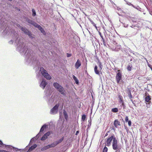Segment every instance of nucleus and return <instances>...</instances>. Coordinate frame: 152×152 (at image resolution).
<instances>
[{
    "instance_id": "1",
    "label": "nucleus",
    "mask_w": 152,
    "mask_h": 152,
    "mask_svg": "<svg viewBox=\"0 0 152 152\" xmlns=\"http://www.w3.org/2000/svg\"><path fill=\"white\" fill-rule=\"evenodd\" d=\"M7 23V21L3 17L2 13H0V32L3 31L2 33L4 34H9L10 33V35L12 38L15 39V42L17 45V50L21 55L25 56L28 62H31L33 60L34 64L36 63V66L37 67V68L34 67V68H36V70L38 69L39 67L38 61L37 60H34V58H33V51L28 49L27 46H26L24 42V40L22 37H19L15 31L8 27Z\"/></svg>"
},
{
    "instance_id": "2",
    "label": "nucleus",
    "mask_w": 152,
    "mask_h": 152,
    "mask_svg": "<svg viewBox=\"0 0 152 152\" xmlns=\"http://www.w3.org/2000/svg\"><path fill=\"white\" fill-rule=\"evenodd\" d=\"M53 86L61 94L65 96L66 95V91L64 88L61 85L57 83H54Z\"/></svg>"
},
{
    "instance_id": "3",
    "label": "nucleus",
    "mask_w": 152,
    "mask_h": 152,
    "mask_svg": "<svg viewBox=\"0 0 152 152\" xmlns=\"http://www.w3.org/2000/svg\"><path fill=\"white\" fill-rule=\"evenodd\" d=\"M61 101H59L58 103H57L51 109L50 111V113L52 115H55L57 113L58 111L59 107L61 105Z\"/></svg>"
},
{
    "instance_id": "4",
    "label": "nucleus",
    "mask_w": 152,
    "mask_h": 152,
    "mask_svg": "<svg viewBox=\"0 0 152 152\" xmlns=\"http://www.w3.org/2000/svg\"><path fill=\"white\" fill-rule=\"evenodd\" d=\"M0 147H2L3 148H5L7 147V149L8 150H10V149H11L12 148H13L14 149V151H19V149L17 148H14L11 145H7L5 144H4L2 141L0 140Z\"/></svg>"
},
{
    "instance_id": "5",
    "label": "nucleus",
    "mask_w": 152,
    "mask_h": 152,
    "mask_svg": "<svg viewBox=\"0 0 152 152\" xmlns=\"http://www.w3.org/2000/svg\"><path fill=\"white\" fill-rule=\"evenodd\" d=\"M114 138H116L113 134H112L111 136H109L108 138L105 140V142H106V145L107 146H109L111 144L112 141L113 140Z\"/></svg>"
},
{
    "instance_id": "6",
    "label": "nucleus",
    "mask_w": 152,
    "mask_h": 152,
    "mask_svg": "<svg viewBox=\"0 0 152 152\" xmlns=\"http://www.w3.org/2000/svg\"><path fill=\"white\" fill-rule=\"evenodd\" d=\"M112 147L114 150L121 149V147L118 145V141L116 138H114L112 142Z\"/></svg>"
},
{
    "instance_id": "7",
    "label": "nucleus",
    "mask_w": 152,
    "mask_h": 152,
    "mask_svg": "<svg viewBox=\"0 0 152 152\" xmlns=\"http://www.w3.org/2000/svg\"><path fill=\"white\" fill-rule=\"evenodd\" d=\"M21 30L26 34L28 35L29 37L32 38L33 37L31 32L25 27H21Z\"/></svg>"
},
{
    "instance_id": "8",
    "label": "nucleus",
    "mask_w": 152,
    "mask_h": 152,
    "mask_svg": "<svg viewBox=\"0 0 152 152\" xmlns=\"http://www.w3.org/2000/svg\"><path fill=\"white\" fill-rule=\"evenodd\" d=\"M39 71L42 75V76H50L47 71L43 67H42L40 68Z\"/></svg>"
},
{
    "instance_id": "9",
    "label": "nucleus",
    "mask_w": 152,
    "mask_h": 152,
    "mask_svg": "<svg viewBox=\"0 0 152 152\" xmlns=\"http://www.w3.org/2000/svg\"><path fill=\"white\" fill-rule=\"evenodd\" d=\"M47 126L46 124L43 125L41 128L39 133L34 138H35L36 139H37L40 136L41 132H43L44 129L46 128Z\"/></svg>"
},
{
    "instance_id": "10",
    "label": "nucleus",
    "mask_w": 152,
    "mask_h": 152,
    "mask_svg": "<svg viewBox=\"0 0 152 152\" xmlns=\"http://www.w3.org/2000/svg\"><path fill=\"white\" fill-rule=\"evenodd\" d=\"M47 126L46 124L43 125L41 128L39 133L34 138H35L36 139H37L40 136L41 132H43L44 129L46 128Z\"/></svg>"
},
{
    "instance_id": "11",
    "label": "nucleus",
    "mask_w": 152,
    "mask_h": 152,
    "mask_svg": "<svg viewBox=\"0 0 152 152\" xmlns=\"http://www.w3.org/2000/svg\"><path fill=\"white\" fill-rule=\"evenodd\" d=\"M48 102L50 104H51L55 101L54 96L51 95V94H48V96L46 95Z\"/></svg>"
},
{
    "instance_id": "12",
    "label": "nucleus",
    "mask_w": 152,
    "mask_h": 152,
    "mask_svg": "<svg viewBox=\"0 0 152 152\" xmlns=\"http://www.w3.org/2000/svg\"><path fill=\"white\" fill-rule=\"evenodd\" d=\"M47 84V82H46V80L45 78H42L40 86L43 89H44Z\"/></svg>"
},
{
    "instance_id": "13",
    "label": "nucleus",
    "mask_w": 152,
    "mask_h": 152,
    "mask_svg": "<svg viewBox=\"0 0 152 152\" xmlns=\"http://www.w3.org/2000/svg\"><path fill=\"white\" fill-rule=\"evenodd\" d=\"M50 134V133L49 132H47L42 137L41 140L42 141L48 138V137Z\"/></svg>"
},
{
    "instance_id": "14",
    "label": "nucleus",
    "mask_w": 152,
    "mask_h": 152,
    "mask_svg": "<svg viewBox=\"0 0 152 152\" xmlns=\"http://www.w3.org/2000/svg\"><path fill=\"white\" fill-rule=\"evenodd\" d=\"M116 80L117 82L118 83H121V82L124 83V81L122 80V77H116Z\"/></svg>"
},
{
    "instance_id": "15",
    "label": "nucleus",
    "mask_w": 152,
    "mask_h": 152,
    "mask_svg": "<svg viewBox=\"0 0 152 152\" xmlns=\"http://www.w3.org/2000/svg\"><path fill=\"white\" fill-rule=\"evenodd\" d=\"M26 21L29 24H31L34 26L36 24V23L33 20L29 19L27 18L26 19Z\"/></svg>"
},
{
    "instance_id": "16",
    "label": "nucleus",
    "mask_w": 152,
    "mask_h": 152,
    "mask_svg": "<svg viewBox=\"0 0 152 152\" xmlns=\"http://www.w3.org/2000/svg\"><path fill=\"white\" fill-rule=\"evenodd\" d=\"M121 46L120 45H118L116 46L115 48H112L113 50L115 51H118L121 48Z\"/></svg>"
},
{
    "instance_id": "17",
    "label": "nucleus",
    "mask_w": 152,
    "mask_h": 152,
    "mask_svg": "<svg viewBox=\"0 0 152 152\" xmlns=\"http://www.w3.org/2000/svg\"><path fill=\"white\" fill-rule=\"evenodd\" d=\"M81 65V63L80 62V61L79 59H78L75 65V68L77 69Z\"/></svg>"
},
{
    "instance_id": "18",
    "label": "nucleus",
    "mask_w": 152,
    "mask_h": 152,
    "mask_svg": "<svg viewBox=\"0 0 152 152\" xmlns=\"http://www.w3.org/2000/svg\"><path fill=\"white\" fill-rule=\"evenodd\" d=\"M114 124L116 128L118 127V126H120L121 125L120 122L117 120H115Z\"/></svg>"
},
{
    "instance_id": "19",
    "label": "nucleus",
    "mask_w": 152,
    "mask_h": 152,
    "mask_svg": "<svg viewBox=\"0 0 152 152\" xmlns=\"http://www.w3.org/2000/svg\"><path fill=\"white\" fill-rule=\"evenodd\" d=\"M37 147V145L36 144H34L33 145L31 146L28 149V152H30L32 151L34 149Z\"/></svg>"
},
{
    "instance_id": "20",
    "label": "nucleus",
    "mask_w": 152,
    "mask_h": 152,
    "mask_svg": "<svg viewBox=\"0 0 152 152\" xmlns=\"http://www.w3.org/2000/svg\"><path fill=\"white\" fill-rule=\"evenodd\" d=\"M151 97L149 95L146 96L145 98V102H149L151 101Z\"/></svg>"
},
{
    "instance_id": "21",
    "label": "nucleus",
    "mask_w": 152,
    "mask_h": 152,
    "mask_svg": "<svg viewBox=\"0 0 152 152\" xmlns=\"http://www.w3.org/2000/svg\"><path fill=\"white\" fill-rule=\"evenodd\" d=\"M63 115H64V118L66 121H67L68 119V115L67 114V113L66 111L64 110L63 111Z\"/></svg>"
},
{
    "instance_id": "22",
    "label": "nucleus",
    "mask_w": 152,
    "mask_h": 152,
    "mask_svg": "<svg viewBox=\"0 0 152 152\" xmlns=\"http://www.w3.org/2000/svg\"><path fill=\"white\" fill-rule=\"evenodd\" d=\"M58 144H57L56 142L55 141L52 143L51 144L49 145L50 146V148H53L56 146Z\"/></svg>"
},
{
    "instance_id": "23",
    "label": "nucleus",
    "mask_w": 152,
    "mask_h": 152,
    "mask_svg": "<svg viewBox=\"0 0 152 152\" xmlns=\"http://www.w3.org/2000/svg\"><path fill=\"white\" fill-rule=\"evenodd\" d=\"M50 148L49 145L44 147L41 149V151H44Z\"/></svg>"
},
{
    "instance_id": "24",
    "label": "nucleus",
    "mask_w": 152,
    "mask_h": 152,
    "mask_svg": "<svg viewBox=\"0 0 152 152\" xmlns=\"http://www.w3.org/2000/svg\"><path fill=\"white\" fill-rule=\"evenodd\" d=\"M64 139V137H63L61 138L59 140L57 141H56L57 144H58L62 142Z\"/></svg>"
},
{
    "instance_id": "25",
    "label": "nucleus",
    "mask_w": 152,
    "mask_h": 152,
    "mask_svg": "<svg viewBox=\"0 0 152 152\" xmlns=\"http://www.w3.org/2000/svg\"><path fill=\"white\" fill-rule=\"evenodd\" d=\"M97 66L96 65L94 67V70L96 74L99 75V71L97 70Z\"/></svg>"
},
{
    "instance_id": "26",
    "label": "nucleus",
    "mask_w": 152,
    "mask_h": 152,
    "mask_svg": "<svg viewBox=\"0 0 152 152\" xmlns=\"http://www.w3.org/2000/svg\"><path fill=\"white\" fill-rule=\"evenodd\" d=\"M128 91V95L129 98L130 99H132L133 98V96L131 94V91L129 89Z\"/></svg>"
},
{
    "instance_id": "27",
    "label": "nucleus",
    "mask_w": 152,
    "mask_h": 152,
    "mask_svg": "<svg viewBox=\"0 0 152 152\" xmlns=\"http://www.w3.org/2000/svg\"><path fill=\"white\" fill-rule=\"evenodd\" d=\"M73 79L75 82L76 83L77 85L79 84V81L76 77H72Z\"/></svg>"
},
{
    "instance_id": "28",
    "label": "nucleus",
    "mask_w": 152,
    "mask_h": 152,
    "mask_svg": "<svg viewBox=\"0 0 152 152\" xmlns=\"http://www.w3.org/2000/svg\"><path fill=\"white\" fill-rule=\"evenodd\" d=\"M118 108L116 107L112 108L111 110V111L114 113H117L118 112Z\"/></svg>"
},
{
    "instance_id": "29",
    "label": "nucleus",
    "mask_w": 152,
    "mask_h": 152,
    "mask_svg": "<svg viewBox=\"0 0 152 152\" xmlns=\"http://www.w3.org/2000/svg\"><path fill=\"white\" fill-rule=\"evenodd\" d=\"M131 27L132 28H133L132 26H131ZM137 29H135L134 28H132V29H131V31H133V32L134 31V35H135L137 34Z\"/></svg>"
},
{
    "instance_id": "30",
    "label": "nucleus",
    "mask_w": 152,
    "mask_h": 152,
    "mask_svg": "<svg viewBox=\"0 0 152 152\" xmlns=\"http://www.w3.org/2000/svg\"><path fill=\"white\" fill-rule=\"evenodd\" d=\"M119 99L120 102V104H121V103L124 102V100L123 99V97L122 96H119Z\"/></svg>"
},
{
    "instance_id": "31",
    "label": "nucleus",
    "mask_w": 152,
    "mask_h": 152,
    "mask_svg": "<svg viewBox=\"0 0 152 152\" xmlns=\"http://www.w3.org/2000/svg\"><path fill=\"white\" fill-rule=\"evenodd\" d=\"M35 27L37 28H38V29L40 30L42 28V27L40 26L39 25H38L37 23H36L35 26H34Z\"/></svg>"
},
{
    "instance_id": "32",
    "label": "nucleus",
    "mask_w": 152,
    "mask_h": 152,
    "mask_svg": "<svg viewBox=\"0 0 152 152\" xmlns=\"http://www.w3.org/2000/svg\"><path fill=\"white\" fill-rule=\"evenodd\" d=\"M86 118V115L85 114H83L82 116V120L83 121H84Z\"/></svg>"
},
{
    "instance_id": "33",
    "label": "nucleus",
    "mask_w": 152,
    "mask_h": 152,
    "mask_svg": "<svg viewBox=\"0 0 152 152\" xmlns=\"http://www.w3.org/2000/svg\"><path fill=\"white\" fill-rule=\"evenodd\" d=\"M32 15L34 17L36 15V12L35 10L34 9H32Z\"/></svg>"
},
{
    "instance_id": "34",
    "label": "nucleus",
    "mask_w": 152,
    "mask_h": 152,
    "mask_svg": "<svg viewBox=\"0 0 152 152\" xmlns=\"http://www.w3.org/2000/svg\"><path fill=\"white\" fill-rule=\"evenodd\" d=\"M132 67V66L131 65H128L127 67V69L129 71H131V68Z\"/></svg>"
},
{
    "instance_id": "35",
    "label": "nucleus",
    "mask_w": 152,
    "mask_h": 152,
    "mask_svg": "<svg viewBox=\"0 0 152 152\" xmlns=\"http://www.w3.org/2000/svg\"><path fill=\"white\" fill-rule=\"evenodd\" d=\"M118 72L117 73L116 76H121V72L120 71L118 70Z\"/></svg>"
},
{
    "instance_id": "36",
    "label": "nucleus",
    "mask_w": 152,
    "mask_h": 152,
    "mask_svg": "<svg viewBox=\"0 0 152 152\" xmlns=\"http://www.w3.org/2000/svg\"><path fill=\"white\" fill-rule=\"evenodd\" d=\"M99 67L100 68V69L102 70V68L103 67V65L102 64L101 62H100L99 61Z\"/></svg>"
},
{
    "instance_id": "37",
    "label": "nucleus",
    "mask_w": 152,
    "mask_h": 152,
    "mask_svg": "<svg viewBox=\"0 0 152 152\" xmlns=\"http://www.w3.org/2000/svg\"><path fill=\"white\" fill-rule=\"evenodd\" d=\"M108 151V148H107L105 146L104 148L103 152H107Z\"/></svg>"
},
{
    "instance_id": "38",
    "label": "nucleus",
    "mask_w": 152,
    "mask_h": 152,
    "mask_svg": "<svg viewBox=\"0 0 152 152\" xmlns=\"http://www.w3.org/2000/svg\"><path fill=\"white\" fill-rule=\"evenodd\" d=\"M130 20H131L133 22H136V19L134 18H130Z\"/></svg>"
},
{
    "instance_id": "39",
    "label": "nucleus",
    "mask_w": 152,
    "mask_h": 152,
    "mask_svg": "<svg viewBox=\"0 0 152 152\" xmlns=\"http://www.w3.org/2000/svg\"><path fill=\"white\" fill-rule=\"evenodd\" d=\"M40 31H41V32L43 34H45V31L44 30L43 28H42Z\"/></svg>"
},
{
    "instance_id": "40",
    "label": "nucleus",
    "mask_w": 152,
    "mask_h": 152,
    "mask_svg": "<svg viewBox=\"0 0 152 152\" xmlns=\"http://www.w3.org/2000/svg\"><path fill=\"white\" fill-rule=\"evenodd\" d=\"M90 21L92 24H93L96 28V25L95 24V23H94V22L92 20H90Z\"/></svg>"
},
{
    "instance_id": "41",
    "label": "nucleus",
    "mask_w": 152,
    "mask_h": 152,
    "mask_svg": "<svg viewBox=\"0 0 152 152\" xmlns=\"http://www.w3.org/2000/svg\"><path fill=\"white\" fill-rule=\"evenodd\" d=\"M47 80H50L51 79L52 77H44Z\"/></svg>"
},
{
    "instance_id": "42",
    "label": "nucleus",
    "mask_w": 152,
    "mask_h": 152,
    "mask_svg": "<svg viewBox=\"0 0 152 152\" xmlns=\"http://www.w3.org/2000/svg\"><path fill=\"white\" fill-rule=\"evenodd\" d=\"M121 106L123 107L124 109L125 106L124 104V102L121 104Z\"/></svg>"
},
{
    "instance_id": "43",
    "label": "nucleus",
    "mask_w": 152,
    "mask_h": 152,
    "mask_svg": "<svg viewBox=\"0 0 152 152\" xmlns=\"http://www.w3.org/2000/svg\"><path fill=\"white\" fill-rule=\"evenodd\" d=\"M128 124L129 126H131V121H128Z\"/></svg>"
},
{
    "instance_id": "44",
    "label": "nucleus",
    "mask_w": 152,
    "mask_h": 152,
    "mask_svg": "<svg viewBox=\"0 0 152 152\" xmlns=\"http://www.w3.org/2000/svg\"><path fill=\"white\" fill-rule=\"evenodd\" d=\"M123 26L125 27H127L128 26V24H125V23H123Z\"/></svg>"
},
{
    "instance_id": "45",
    "label": "nucleus",
    "mask_w": 152,
    "mask_h": 152,
    "mask_svg": "<svg viewBox=\"0 0 152 152\" xmlns=\"http://www.w3.org/2000/svg\"><path fill=\"white\" fill-rule=\"evenodd\" d=\"M125 121L126 122H127L129 121L128 118V116H126L125 117Z\"/></svg>"
},
{
    "instance_id": "46",
    "label": "nucleus",
    "mask_w": 152,
    "mask_h": 152,
    "mask_svg": "<svg viewBox=\"0 0 152 152\" xmlns=\"http://www.w3.org/2000/svg\"><path fill=\"white\" fill-rule=\"evenodd\" d=\"M8 151H7L4 150H0V152H9Z\"/></svg>"
},
{
    "instance_id": "47",
    "label": "nucleus",
    "mask_w": 152,
    "mask_h": 152,
    "mask_svg": "<svg viewBox=\"0 0 152 152\" xmlns=\"http://www.w3.org/2000/svg\"><path fill=\"white\" fill-rule=\"evenodd\" d=\"M71 56V54L69 53H67V56L68 57H70Z\"/></svg>"
},
{
    "instance_id": "48",
    "label": "nucleus",
    "mask_w": 152,
    "mask_h": 152,
    "mask_svg": "<svg viewBox=\"0 0 152 152\" xmlns=\"http://www.w3.org/2000/svg\"><path fill=\"white\" fill-rule=\"evenodd\" d=\"M13 40H10V41L9 42V43L10 44H12L13 43Z\"/></svg>"
},
{
    "instance_id": "49",
    "label": "nucleus",
    "mask_w": 152,
    "mask_h": 152,
    "mask_svg": "<svg viewBox=\"0 0 152 152\" xmlns=\"http://www.w3.org/2000/svg\"><path fill=\"white\" fill-rule=\"evenodd\" d=\"M109 132V131H108L105 134V135L104 136V137H105L106 136H107L108 134V133Z\"/></svg>"
},
{
    "instance_id": "50",
    "label": "nucleus",
    "mask_w": 152,
    "mask_h": 152,
    "mask_svg": "<svg viewBox=\"0 0 152 152\" xmlns=\"http://www.w3.org/2000/svg\"><path fill=\"white\" fill-rule=\"evenodd\" d=\"M17 26L20 28V29H21V27H22L20 24H18L17 25Z\"/></svg>"
},
{
    "instance_id": "51",
    "label": "nucleus",
    "mask_w": 152,
    "mask_h": 152,
    "mask_svg": "<svg viewBox=\"0 0 152 152\" xmlns=\"http://www.w3.org/2000/svg\"><path fill=\"white\" fill-rule=\"evenodd\" d=\"M101 37L102 39V41H104V39L102 35H101Z\"/></svg>"
},
{
    "instance_id": "52",
    "label": "nucleus",
    "mask_w": 152,
    "mask_h": 152,
    "mask_svg": "<svg viewBox=\"0 0 152 152\" xmlns=\"http://www.w3.org/2000/svg\"><path fill=\"white\" fill-rule=\"evenodd\" d=\"M79 133V131L78 130V131H77L76 132V134H75V135H77L78 134V133Z\"/></svg>"
},
{
    "instance_id": "53",
    "label": "nucleus",
    "mask_w": 152,
    "mask_h": 152,
    "mask_svg": "<svg viewBox=\"0 0 152 152\" xmlns=\"http://www.w3.org/2000/svg\"><path fill=\"white\" fill-rule=\"evenodd\" d=\"M34 140V138H32V139H31V140L30 141V143L29 144L31 143V142H32Z\"/></svg>"
},
{
    "instance_id": "54",
    "label": "nucleus",
    "mask_w": 152,
    "mask_h": 152,
    "mask_svg": "<svg viewBox=\"0 0 152 152\" xmlns=\"http://www.w3.org/2000/svg\"><path fill=\"white\" fill-rule=\"evenodd\" d=\"M115 152H120V149H117V150H116Z\"/></svg>"
},
{
    "instance_id": "55",
    "label": "nucleus",
    "mask_w": 152,
    "mask_h": 152,
    "mask_svg": "<svg viewBox=\"0 0 152 152\" xmlns=\"http://www.w3.org/2000/svg\"><path fill=\"white\" fill-rule=\"evenodd\" d=\"M103 44L104 45H105L106 44H105V42H104V41H103Z\"/></svg>"
},
{
    "instance_id": "56",
    "label": "nucleus",
    "mask_w": 152,
    "mask_h": 152,
    "mask_svg": "<svg viewBox=\"0 0 152 152\" xmlns=\"http://www.w3.org/2000/svg\"><path fill=\"white\" fill-rule=\"evenodd\" d=\"M131 99V101L132 102V103L135 105V104H134V103L133 102V100L132 99Z\"/></svg>"
},
{
    "instance_id": "57",
    "label": "nucleus",
    "mask_w": 152,
    "mask_h": 152,
    "mask_svg": "<svg viewBox=\"0 0 152 152\" xmlns=\"http://www.w3.org/2000/svg\"><path fill=\"white\" fill-rule=\"evenodd\" d=\"M147 106L148 107H150V104L148 103V104H147Z\"/></svg>"
},
{
    "instance_id": "58",
    "label": "nucleus",
    "mask_w": 152,
    "mask_h": 152,
    "mask_svg": "<svg viewBox=\"0 0 152 152\" xmlns=\"http://www.w3.org/2000/svg\"><path fill=\"white\" fill-rule=\"evenodd\" d=\"M137 79H138L139 80H141V77H139L137 78Z\"/></svg>"
},
{
    "instance_id": "59",
    "label": "nucleus",
    "mask_w": 152,
    "mask_h": 152,
    "mask_svg": "<svg viewBox=\"0 0 152 152\" xmlns=\"http://www.w3.org/2000/svg\"><path fill=\"white\" fill-rule=\"evenodd\" d=\"M150 14L152 15V12H150Z\"/></svg>"
},
{
    "instance_id": "60",
    "label": "nucleus",
    "mask_w": 152,
    "mask_h": 152,
    "mask_svg": "<svg viewBox=\"0 0 152 152\" xmlns=\"http://www.w3.org/2000/svg\"><path fill=\"white\" fill-rule=\"evenodd\" d=\"M61 106H62V108H63V104H62V105H61Z\"/></svg>"
},
{
    "instance_id": "61",
    "label": "nucleus",
    "mask_w": 152,
    "mask_h": 152,
    "mask_svg": "<svg viewBox=\"0 0 152 152\" xmlns=\"http://www.w3.org/2000/svg\"><path fill=\"white\" fill-rule=\"evenodd\" d=\"M38 49L40 51H41V50H40V49L38 48Z\"/></svg>"
},
{
    "instance_id": "62",
    "label": "nucleus",
    "mask_w": 152,
    "mask_h": 152,
    "mask_svg": "<svg viewBox=\"0 0 152 152\" xmlns=\"http://www.w3.org/2000/svg\"><path fill=\"white\" fill-rule=\"evenodd\" d=\"M99 34H100V36H101V33H100V32H99Z\"/></svg>"
},
{
    "instance_id": "63",
    "label": "nucleus",
    "mask_w": 152,
    "mask_h": 152,
    "mask_svg": "<svg viewBox=\"0 0 152 152\" xmlns=\"http://www.w3.org/2000/svg\"><path fill=\"white\" fill-rule=\"evenodd\" d=\"M8 1H12V0H8Z\"/></svg>"
},
{
    "instance_id": "64",
    "label": "nucleus",
    "mask_w": 152,
    "mask_h": 152,
    "mask_svg": "<svg viewBox=\"0 0 152 152\" xmlns=\"http://www.w3.org/2000/svg\"><path fill=\"white\" fill-rule=\"evenodd\" d=\"M132 59H131L130 60V61H132Z\"/></svg>"
}]
</instances>
